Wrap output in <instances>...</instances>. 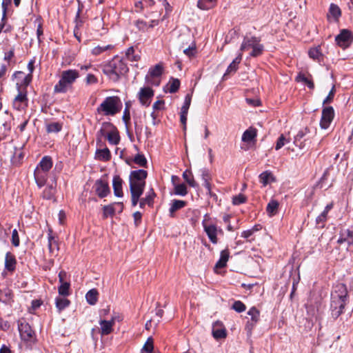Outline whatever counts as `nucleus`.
<instances>
[{
	"label": "nucleus",
	"instance_id": "obj_1",
	"mask_svg": "<svg viewBox=\"0 0 353 353\" xmlns=\"http://www.w3.org/2000/svg\"><path fill=\"white\" fill-rule=\"evenodd\" d=\"M147 176V171L142 169L131 171L130 174V191L132 205L134 207L137 205L140 196L143 193Z\"/></svg>",
	"mask_w": 353,
	"mask_h": 353
},
{
	"label": "nucleus",
	"instance_id": "obj_2",
	"mask_svg": "<svg viewBox=\"0 0 353 353\" xmlns=\"http://www.w3.org/2000/svg\"><path fill=\"white\" fill-rule=\"evenodd\" d=\"M347 301V290L343 283H338L334 287L331 294L330 312L332 316L336 319L343 312Z\"/></svg>",
	"mask_w": 353,
	"mask_h": 353
},
{
	"label": "nucleus",
	"instance_id": "obj_3",
	"mask_svg": "<svg viewBox=\"0 0 353 353\" xmlns=\"http://www.w3.org/2000/svg\"><path fill=\"white\" fill-rule=\"evenodd\" d=\"M128 71V68L126 63L117 56L105 64L103 68V73L114 82H117Z\"/></svg>",
	"mask_w": 353,
	"mask_h": 353
},
{
	"label": "nucleus",
	"instance_id": "obj_4",
	"mask_svg": "<svg viewBox=\"0 0 353 353\" xmlns=\"http://www.w3.org/2000/svg\"><path fill=\"white\" fill-rule=\"evenodd\" d=\"M79 72L76 70H66L61 72L59 82L54 87L55 93H65L72 88V84L79 77Z\"/></svg>",
	"mask_w": 353,
	"mask_h": 353
},
{
	"label": "nucleus",
	"instance_id": "obj_5",
	"mask_svg": "<svg viewBox=\"0 0 353 353\" xmlns=\"http://www.w3.org/2000/svg\"><path fill=\"white\" fill-rule=\"evenodd\" d=\"M122 108V103L117 96L107 97L97 108L99 114L104 116H114L119 113Z\"/></svg>",
	"mask_w": 353,
	"mask_h": 353
},
{
	"label": "nucleus",
	"instance_id": "obj_6",
	"mask_svg": "<svg viewBox=\"0 0 353 353\" xmlns=\"http://www.w3.org/2000/svg\"><path fill=\"white\" fill-rule=\"evenodd\" d=\"M202 226L208 239L213 244L218 243L217 234H222L223 230L218 228L215 223L211 221V217L208 214H205L202 221Z\"/></svg>",
	"mask_w": 353,
	"mask_h": 353
},
{
	"label": "nucleus",
	"instance_id": "obj_7",
	"mask_svg": "<svg viewBox=\"0 0 353 353\" xmlns=\"http://www.w3.org/2000/svg\"><path fill=\"white\" fill-rule=\"evenodd\" d=\"M335 41L340 48L345 49L350 46L353 42V34L347 29H343L340 33L336 36Z\"/></svg>",
	"mask_w": 353,
	"mask_h": 353
},
{
	"label": "nucleus",
	"instance_id": "obj_8",
	"mask_svg": "<svg viewBox=\"0 0 353 353\" xmlns=\"http://www.w3.org/2000/svg\"><path fill=\"white\" fill-rule=\"evenodd\" d=\"M12 105L17 110H25L28 106V99L26 88L21 90L19 88L18 94L13 100Z\"/></svg>",
	"mask_w": 353,
	"mask_h": 353
},
{
	"label": "nucleus",
	"instance_id": "obj_9",
	"mask_svg": "<svg viewBox=\"0 0 353 353\" xmlns=\"http://www.w3.org/2000/svg\"><path fill=\"white\" fill-rule=\"evenodd\" d=\"M336 243L339 245L345 243L347 249L353 248V229L341 228Z\"/></svg>",
	"mask_w": 353,
	"mask_h": 353
},
{
	"label": "nucleus",
	"instance_id": "obj_10",
	"mask_svg": "<svg viewBox=\"0 0 353 353\" xmlns=\"http://www.w3.org/2000/svg\"><path fill=\"white\" fill-rule=\"evenodd\" d=\"M334 117V110L332 106H327L323 108L320 126L322 129H327Z\"/></svg>",
	"mask_w": 353,
	"mask_h": 353
},
{
	"label": "nucleus",
	"instance_id": "obj_11",
	"mask_svg": "<svg viewBox=\"0 0 353 353\" xmlns=\"http://www.w3.org/2000/svg\"><path fill=\"white\" fill-rule=\"evenodd\" d=\"M251 49L250 55L257 57L263 52V46L255 43L254 39L244 40L241 46V51H245Z\"/></svg>",
	"mask_w": 353,
	"mask_h": 353
},
{
	"label": "nucleus",
	"instance_id": "obj_12",
	"mask_svg": "<svg viewBox=\"0 0 353 353\" xmlns=\"http://www.w3.org/2000/svg\"><path fill=\"white\" fill-rule=\"evenodd\" d=\"M93 188L97 196L101 199L107 196L110 192L108 183L103 179L97 180Z\"/></svg>",
	"mask_w": 353,
	"mask_h": 353
},
{
	"label": "nucleus",
	"instance_id": "obj_13",
	"mask_svg": "<svg viewBox=\"0 0 353 353\" xmlns=\"http://www.w3.org/2000/svg\"><path fill=\"white\" fill-rule=\"evenodd\" d=\"M138 95L140 103L144 106H149L154 96V91L150 87L141 88Z\"/></svg>",
	"mask_w": 353,
	"mask_h": 353
},
{
	"label": "nucleus",
	"instance_id": "obj_14",
	"mask_svg": "<svg viewBox=\"0 0 353 353\" xmlns=\"http://www.w3.org/2000/svg\"><path fill=\"white\" fill-rule=\"evenodd\" d=\"M48 247L51 256H56L58 254L59 250L58 241L52 235V230L51 229L48 230Z\"/></svg>",
	"mask_w": 353,
	"mask_h": 353
},
{
	"label": "nucleus",
	"instance_id": "obj_15",
	"mask_svg": "<svg viewBox=\"0 0 353 353\" xmlns=\"http://www.w3.org/2000/svg\"><path fill=\"white\" fill-rule=\"evenodd\" d=\"M18 326L21 339L24 341H30L34 334L30 325L28 323L23 322L20 323Z\"/></svg>",
	"mask_w": 353,
	"mask_h": 353
},
{
	"label": "nucleus",
	"instance_id": "obj_16",
	"mask_svg": "<svg viewBox=\"0 0 353 353\" xmlns=\"http://www.w3.org/2000/svg\"><path fill=\"white\" fill-rule=\"evenodd\" d=\"M212 336L216 340L225 339L226 337V330L220 321H216L213 324Z\"/></svg>",
	"mask_w": 353,
	"mask_h": 353
},
{
	"label": "nucleus",
	"instance_id": "obj_17",
	"mask_svg": "<svg viewBox=\"0 0 353 353\" xmlns=\"http://www.w3.org/2000/svg\"><path fill=\"white\" fill-rule=\"evenodd\" d=\"M256 129L252 127H250L243 132L241 140L247 144H254L256 142Z\"/></svg>",
	"mask_w": 353,
	"mask_h": 353
},
{
	"label": "nucleus",
	"instance_id": "obj_18",
	"mask_svg": "<svg viewBox=\"0 0 353 353\" xmlns=\"http://www.w3.org/2000/svg\"><path fill=\"white\" fill-rule=\"evenodd\" d=\"M242 59V54L240 53L233 61L228 65L225 72L223 74V78L227 79L228 77L234 74L238 70V65L241 63Z\"/></svg>",
	"mask_w": 353,
	"mask_h": 353
},
{
	"label": "nucleus",
	"instance_id": "obj_19",
	"mask_svg": "<svg viewBox=\"0 0 353 353\" xmlns=\"http://www.w3.org/2000/svg\"><path fill=\"white\" fill-rule=\"evenodd\" d=\"M17 260L15 256L8 252L5 256V270L12 273L16 269Z\"/></svg>",
	"mask_w": 353,
	"mask_h": 353
},
{
	"label": "nucleus",
	"instance_id": "obj_20",
	"mask_svg": "<svg viewBox=\"0 0 353 353\" xmlns=\"http://www.w3.org/2000/svg\"><path fill=\"white\" fill-rule=\"evenodd\" d=\"M279 201L274 198H272L266 205V213L269 216H274L279 213Z\"/></svg>",
	"mask_w": 353,
	"mask_h": 353
},
{
	"label": "nucleus",
	"instance_id": "obj_21",
	"mask_svg": "<svg viewBox=\"0 0 353 353\" xmlns=\"http://www.w3.org/2000/svg\"><path fill=\"white\" fill-rule=\"evenodd\" d=\"M47 171L41 170L39 169H35L34 172V176L37 185L39 188L43 187L48 179Z\"/></svg>",
	"mask_w": 353,
	"mask_h": 353
},
{
	"label": "nucleus",
	"instance_id": "obj_22",
	"mask_svg": "<svg viewBox=\"0 0 353 353\" xmlns=\"http://www.w3.org/2000/svg\"><path fill=\"white\" fill-rule=\"evenodd\" d=\"M123 180L119 175H114L112 179V187L114 194L117 197H122L123 196L122 185Z\"/></svg>",
	"mask_w": 353,
	"mask_h": 353
},
{
	"label": "nucleus",
	"instance_id": "obj_23",
	"mask_svg": "<svg viewBox=\"0 0 353 353\" xmlns=\"http://www.w3.org/2000/svg\"><path fill=\"white\" fill-rule=\"evenodd\" d=\"M333 208V203H330L327 204L324 210L321 212V214H319L316 219V223L318 225L320 228H323L325 225V223L327 221V216L328 212L332 209Z\"/></svg>",
	"mask_w": 353,
	"mask_h": 353
},
{
	"label": "nucleus",
	"instance_id": "obj_24",
	"mask_svg": "<svg viewBox=\"0 0 353 353\" xmlns=\"http://www.w3.org/2000/svg\"><path fill=\"white\" fill-rule=\"evenodd\" d=\"M110 144L117 145L120 142L119 132L115 125H113V128L108 132L106 137Z\"/></svg>",
	"mask_w": 353,
	"mask_h": 353
},
{
	"label": "nucleus",
	"instance_id": "obj_25",
	"mask_svg": "<svg viewBox=\"0 0 353 353\" xmlns=\"http://www.w3.org/2000/svg\"><path fill=\"white\" fill-rule=\"evenodd\" d=\"M99 323L100 325L99 332L102 336L108 335L113 332L112 321L100 320Z\"/></svg>",
	"mask_w": 353,
	"mask_h": 353
},
{
	"label": "nucleus",
	"instance_id": "obj_26",
	"mask_svg": "<svg viewBox=\"0 0 353 353\" xmlns=\"http://www.w3.org/2000/svg\"><path fill=\"white\" fill-rule=\"evenodd\" d=\"M156 196V194L153 189H150L148 192L145 197L141 199L139 201V207L143 208L145 205L152 206L154 203V199Z\"/></svg>",
	"mask_w": 353,
	"mask_h": 353
},
{
	"label": "nucleus",
	"instance_id": "obj_27",
	"mask_svg": "<svg viewBox=\"0 0 353 353\" xmlns=\"http://www.w3.org/2000/svg\"><path fill=\"white\" fill-rule=\"evenodd\" d=\"M52 158L49 156H45L41 159L36 169L49 172L52 167Z\"/></svg>",
	"mask_w": 353,
	"mask_h": 353
},
{
	"label": "nucleus",
	"instance_id": "obj_28",
	"mask_svg": "<svg viewBox=\"0 0 353 353\" xmlns=\"http://www.w3.org/2000/svg\"><path fill=\"white\" fill-rule=\"evenodd\" d=\"M230 257V251L228 249H225L221 252L220 259L215 264V268H223L226 266L227 262Z\"/></svg>",
	"mask_w": 353,
	"mask_h": 353
},
{
	"label": "nucleus",
	"instance_id": "obj_29",
	"mask_svg": "<svg viewBox=\"0 0 353 353\" xmlns=\"http://www.w3.org/2000/svg\"><path fill=\"white\" fill-rule=\"evenodd\" d=\"M113 128V124L110 122H103L101 129L97 133V138L99 141H101L102 137H107L108 132Z\"/></svg>",
	"mask_w": 353,
	"mask_h": 353
},
{
	"label": "nucleus",
	"instance_id": "obj_30",
	"mask_svg": "<svg viewBox=\"0 0 353 353\" xmlns=\"http://www.w3.org/2000/svg\"><path fill=\"white\" fill-rule=\"evenodd\" d=\"M201 176L203 181V185L207 190L208 193H211V183L210 181L212 180L211 174L208 170L204 169L201 171Z\"/></svg>",
	"mask_w": 353,
	"mask_h": 353
},
{
	"label": "nucleus",
	"instance_id": "obj_31",
	"mask_svg": "<svg viewBox=\"0 0 353 353\" xmlns=\"http://www.w3.org/2000/svg\"><path fill=\"white\" fill-rule=\"evenodd\" d=\"M308 132L309 130L305 128L299 131V132L294 137V143L299 148H303L304 147V143L302 139Z\"/></svg>",
	"mask_w": 353,
	"mask_h": 353
},
{
	"label": "nucleus",
	"instance_id": "obj_32",
	"mask_svg": "<svg viewBox=\"0 0 353 353\" xmlns=\"http://www.w3.org/2000/svg\"><path fill=\"white\" fill-rule=\"evenodd\" d=\"M186 205V202L181 200H173L172 201L171 206L170 208L169 212H170V216L171 217H174V212L183 207H185Z\"/></svg>",
	"mask_w": 353,
	"mask_h": 353
},
{
	"label": "nucleus",
	"instance_id": "obj_33",
	"mask_svg": "<svg viewBox=\"0 0 353 353\" xmlns=\"http://www.w3.org/2000/svg\"><path fill=\"white\" fill-rule=\"evenodd\" d=\"M99 292L97 289L90 290L85 294L87 302L91 305H95L98 301Z\"/></svg>",
	"mask_w": 353,
	"mask_h": 353
},
{
	"label": "nucleus",
	"instance_id": "obj_34",
	"mask_svg": "<svg viewBox=\"0 0 353 353\" xmlns=\"http://www.w3.org/2000/svg\"><path fill=\"white\" fill-rule=\"evenodd\" d=\"M216 0H199L197 7L202 10H207L215 6Z\"/></svg>",
	"mask_w": 353,
	"mask_h": 353
},
{
	"label": "nucleus",
	"instance_id": "obj_35",
	"mask_svg": "<svg viewBox=\"0 0 353 353\" xmlns=\"http://www.w3.org/2000/svg\"><path fill=\"white\" fill-rule=\"evenodd\" d=\"M12 299V292L8 288L0 289V301L9 303Z\"/></svg>",
	"mask_w": 353,
	"mask_h": 353
},
{
	"label": "nucleus",
	"instance_id": "obj_36",
	"mask_svg": "<svg viewBox=\"0 0 353 353\" xmlns=\"http://www.w3.org/2000/svg\"><path fill=\"white\" fill-rule=\"evenodd\" d=\"M179 87L180 81L178 79L174 78H171L166 85L167 90L170 93H175L178 91Z\"/></svg>",
	"mask_w": 353,
	"mask_h": 353
},
{
	"label": "nucleus",
	"instance_id": "obj_37",
	"mask_svg": "<svg viewBox=\"0 0 353 353\" xmlns=\"http://www.w3.org/2000/svg\"><path fill=\"white\" fill-rule=\"evenodd\" d=\"M70 303V301L65 298L57 297L55 299V305H56V307L57 308L59 312H61L65 308L68 307Z\"/></svg>",
	"mask_w": 353,
	"mask_h": 353
},
{
	"label": "nucleus",
	"instance_id": "obj_38",
	"mask_svg": "<svg viewBox=\"0 0 353 353\" xmlns=\"http://www.w3.org/2000/svg\"><path fill=\"white\" fill-rule=\"evenodd\" d=\"M308 55L311 59L320 61L323 57L320 46L310 48L308 51Z\"/></svg>",
	"mask_w": 353,
	"mask_h": 353
},
{
	"label": "nucleus",
	"instance_id": "obj_39",
	"mask_svg": "<svg viewBox=\"0 0 353 353\" xmlns=\"http://www.w3.org/2000/svg\"><path fill=\"white\" fill-rule=\"evenodd\" d=\"M24 152L22 151L21 148H15L14 152L12 157V161L15 165L21 164L22 160L24 158Z\"/></svg>",
	"mask_w": 353,
	"mask_h": 353
},
{
	"label": "nucleus",
	"instance_id": "obj_40",
	"mask_svg": "<svg viewBox=\"0 0 353 353\" xmlns=\"http://www.w3.org/2000/svg\"><path fill=\"white\" fill-rule=\"evenodd\" d=\"M98 159L101 161H107L111 158V154L108 148L97 150L96 152Z\"/></svg>",
	"mask_w": 353,
	"mask_h": 353
},
{
	"label": "nucleus",
	"instance_id": "obj_41",
	"mask_svg": "<svg viewBox=\"0 0 353 353\" xmlns=\"http://www.w3.org/2000/svg\"><path fill=\"white\" fill-rule=\"evenodd\" d=\"M163 73V67L161 64H157L154 67L150 68L148 71L149 77L152 78H159Z\"/></svg>",
	"mask_w": 353,
	"mask_h": 353
},
{
	"label": "nucleus",
	"instance_id": "obj_42",
	"mask_svg": "<svg viewBox=\"0 0 353 353\" xmlns=\"http://www.w3.org/2000/svg\"><path fill=\"white\" fill-rule=\"evenodd\" d=\"M55 188L52 185H48L42 193V197L44 199L50 200L54 198L55 194Z\"/></svg>",
	"mask_w": 353,
	"mask_h": 353
},
{
	"label": "nucleus",
	"instance_id": "obj_43",
	"mask_svg": "<svg viewBox=\"0 0 353 353\" xmlns=\"http://www.w3.org/2000/svg\"><path fill=\"white\" fill-rule=\"evenodd\" d=\"M125 58L130 61H137L140 59V55L135 54L134 48L131 46L127 49L125 54Z\"/></svg>",
	"mask_w": 353,
	"mask_h": 353
},
{
	"label": "nucleus",
	"instance_id": "obj_44",
	"mask_svg": "<svg viewBox=\"0 0 353 353\" xmlns=\"http://www.w3.org/2000/svg\"><path fill=\"white\" fill-rule=\"evenodd\" d=\"M114 46L112 45H106V46H97L94 47L91 52L94 56H98L106 50L113 49Z\"/></svg>",
	"mask_w": 353,
	"mask_h": 353
},
{
	"label": "nucleus",
	"instance_id": "obj_45",
	"mask_svg": "<svg viewBox=\"0 0 353 353\" xmlns=\"http://www.w3.org/2000/svg\"><path fill=\"white\" fill-rule=\"evenodd\" d=\"M183 178L184 180L187 182V183L193 188H195L197 186V183L195 182L193 176L192 174V172L189 170H185L183 173Z\"/></svg>",
	"mask_w": 353,
	"mask_h": 353
},
{
	"label": "nucleus",
	"instance_id": "obj_46",
	"mask_svg": "<svg viewBox=\"0 0 353 353\" xmlns=\"http://www.w3.org/2000/svg\"><path fill=\"white\" fill-rule=\"evenodd\" d=\"M62 129V125L59 122L48 123L46 126V130L48 133L59 132Z\"/></svg>",
	"mask_w": 353,
	"mask_h": 353
},
{
	"label": "nucleus",
	"instance_id": "obj_47",
	"mask_svg": "<svg viewBox=\"0 0 353 353\" xmlns=\"http://www.w3.org/2000/svg\"><path fill=\"white\" fill-rule=\"evenodd\" d=\"M296 80V81H299V82L301 81V82L305 83L310 89H314V84L312 80L309 79L303 74L299 73L297 75Z\"/></svg>",
	"mask_w": 353,
	"mask_h": 353
},
{
	"label": "nucleus",
	"instance_id": "obj_48",
	"mask_svg": "<svg viewBox=\"0 0 353 353\" xmlns=\"http://www.w3.org/2000/svg\"><path fill=\"white\" fill-rule=\"evenodd\" d=\"M153 350V339L152 337H149L142 347L141 353H152Z\"/></svg>",
	"mask_w": 353,
	"mask_h": 353
},
{
	"label": "nucleus",
	"instance_id": "obj_49",
	"mask_svg": "<svg viewBox=\"0 0 353 353\" xmlns=\"http://www.w3.org/2000/svg\"><path fill=\"white\" fill-rule=\"evenodd\" d=\"M248 314L251 316V321H252V325L256 324L259 321L260 313L254 307H252L248 311Z\"/></svg>",
	"mask_w": 353,
	"mask_h": 353
},
{
	"label": "nucleus",
	"instance_id": "obj_50",
	"mask_svg": "<svg viewBox=\"0 0 353 353\" xmlns=\"http://www.w3.org/2000/svg\"><path fill=\"white\" fill-rule=\"evenodd\" d=\"M132 161L141 167L147 166V159L142 154H137L132 159Z\"/></svg>",
	"mask_w": 353,
	"mask_h": 353
},
{
	"label": "nucleus",
	"instance_id": "obj_51",
	"mask_svg": "<svg viewBox=\"0 0 353 353\" xmlns=\"http://www.w3.org/2000/svg\"><path fill=\"white\" fill-rule=\"evenodd\" d=\"M174 194L180 196H185L188 194L187 188L184 183H178L174 186Z\"/></svg>",
	"mask_w": 353,
	"mask_h": 353
},
{
	"label": "nucleus",
	"instance_id": "obj_52",
	"mask_svg": "<svg viewBox=\"0 0 353 353\" xmlns=\"http://www.w3.org/2000/svg\"><path fill=\"white\" fill-rule=\"evenodd\" d=\"M329 12L330 14L336 19H337L341 15L340 8L334 3L330 5Z\"/></svg>",
	"mask_w": 353,
	"mask_h": 353
},
{
	"label": "nucleus",
	"instance_id": "obj_53",
	"mask_svg": "<svg viewBox=\"0 0 353 353\" xmlns=\"http://www.w3.org/2000/svg\"><path fill=\"white\" fill-rule=\"evenodd\" d=\"M70 283L68 282L61 283L59 287V294L62 296H68L70 294Z\"/></svg>",
	"mask_w": 353,
	"mask_h": 353
},
{
	"label": "nucleus",
	"instance_id": "obj_54",
	"mask_svg": "<svg viewBox=\"0 0 353 353\" xmlns=\"http://www.w3.org/2000/svg\"><path fill=\"white\" fill-rule=\"evenodd\" d=\"M12 30L10 25L7 24L6 23V16L4 17V14L2 16L1 21L0 23V34L1 32H9Z\"/></svg>",
	"mask_w": 353,
	"mask_h": 353
},
{
	"label": "nucleus",
	"instance_id": "obj_55",
	"mask_svg": "<svg viewBox=\"0 0 353 353\" xmlns=\"http://www.w3.org/2000/svg\"><path fill=\"white\" fill-rule=\"evenodd\" d=\"M114 212L115 209L113 204L105 205L103 208V218H107L108 216H113Z\"/></svg>",
	"mask_w": 353,
	"mask_h": 353
},
{
	"label": "nucleus",
	"instance_id": "obj_56",
	"mask_svg": "<svg viewBox=\"0 0 353 353\" xmlns=\"http://www.w3.org/2000/svg\"><path fill=\"white\" fill-rule=\"evenodd\" d=\"M192 101V94H187L185 97V100L183 105L181 107V111L183 112L184 113L188 112L189 108L191 104Z\"/></svg>",
	"mask_w": 353,
	"mask_h": 353
},
{
	"label": "nucleus",
	"instance_id": "obj_57",
	"mask_svg": "<svg viewBox=\"0 0 353 353\" xmlns=\"http://www.w3.org/2000/svg\"><path fill=\"white\" fill-rule=\"evenodd\" d=\"M232 309L236 312H243L246 310L245 305L241 301H235L232 306Z\"/></svg>",
	"mask_w": 353,
	"mask_h": 353
},
{
	"label": "nucleus",
	"instance_id": "obj_58",
	"mask_svg": "<svg viewBox=\"0 0 353 353\" xmlns=\"http://www.w3.org/2000/svg\"><path fill=\"white\" fill-rule=\"evenodd\" d=\"M246 196L243 194H239L238 195L234 196L232 198V204L234 205H239L244 203L246 201Z\"/></svg>",
	"mask_w": 353,
	"mask_h": 353
},
{
	"label": "nucleus",
	"instance_id": "obj_59",
	"mask_svg": "<svg viewBox=\"0 0 353 353\" xmlns=\"http://www.w3.org/2000/svg\"><path fill=\"white\" fill-rule=\"evenodd\" d=\"M288 142L289 141L285 137V136L283 134H281L276 141L275 149L276 150H279Z\"/></svg>",
	"mask_w": 353,
	"mask_h": 353
},
{
	"label": "nucleus",
	"instance_id": "obj_60",
	"mask_svg": "<svg viewBox=\"0 0 353 353\" xmlns=\"http://www.w3.org/2000/svg\"><path fill=\"white\" fill-rule=\"evenodd\" d=\"M335 92H336L335 86L333 85L331 90L330 91L328 95L323 100V105L330 103L331 102H332L334 95H335Z\"/></svg>",
	"mask_w": 353,
	"mask_h": 353
},
{
	"label": "nucleus",
	"instance_id": "obj_61",
	"mask_svg": "<svg viewBox=\"0 0 353 353\" xmlns=\"http://www.w3.org/2000/svg\"><path fill=\"white\" fill-rule=\"evenodd\" d=\"M135 26L141 31H146L148 29V24L143 20L139 19L134 23Z\"/></svg>",
	"mask_w": 353,
	"mask_h": 353
},
{
	"label": "nucleus",
	"instance_id": "obj_62",
	"mask_svg": "<svg viewBox=\"0 0 353 353\" xmlns=\"http://www.w3.org/2000/svg\"><path fill=\"white\" fill-rule=\"evenodd\" d=\"M19 236L18 232L16 229L13 230L12 233V243L14 246L17 247L19 245Z\"/></svg>",
	"mask_w": 353,
	"mask_h": 353
},
{
	"label": "nucleus",
	"instance_id": "obj_63",
	"mask_svg": "<svg viewBox=\"0 0 353 353\" xmlns=\"http://www.w3.org/2000/svg\"><path fill=\"white\" fill-rule=\"evenodd\" d=\"M122 120L125 123L126 128H128V125L130 121V112L128 110H123Z\"/></svg>",
	"mask_w": 353,
	"mask_h": 353
},
{
	"label": "nucleus",
	"instance_id": "obj_64",
	"mask_svg": "<svg viewBox=\"0 0 353 353\" xmlns=\"http://www.w3.org/2000/svg\"><path fill=\"white\" fill-rule=\"evenodd\" d=\"M145 81L148 83L152 85L158 86L160 84V79L158 78H152L148 75L145 77Z\"/></svg>",
	"mask_w": 353,
	"mask_h": 353
}]
</instances>
